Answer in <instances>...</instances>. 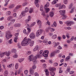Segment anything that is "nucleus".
Masks as SVG:
<instances>
[{"instance_id": "obj_14", "label": "nucleus", "mask_w": 76, "mask_h": 76, "mask_svg": "<svg viewBox=\"0 0 76 76\" xmlns=\"http://www.w3.org/2000/svg\"><path fill=\"white\" fill-rule=\"evenodd\" d=\"M65 12L66 10H61L59 11V13H61V15H63L64 13H65Z\"/></svg>"}, {"instance_id": "obj_52", "label": "nucleus", "mask_w": 76, "mask_h": 76, "mask_svg": "<svg viewBox=\"0 0 76 76\" xmlns=\"http://www.w3.org/2000/svg\"><path fill=\"white\" fill-rule=\"evenodd\" d=\"M66 25L67 26H71V24H70V23L69 22H68L66 23Z\"/></svg>"}, {"instance_id": "obj_32", "label": "nucleus", "mask_w": 76, "mask_h": 76, "mask_svg": "<svg viewBox=\"0 0 76 76\" xmlns=\"http://www.w3.org/2000/svg\"><path fill=\"white\" fill-rule=\"evenodd\" d=\"M52 39H56L57 38V35L55 34L53 35L52 37Z\"/></svg>"}, {"instance_id": "obj_54", "label": "nucleus", "mask_w": 76, "mask_h": 76, "mask_svg": "<svg viewBox=\"0 0 76 76\" xmlns=\"http://www.w3.org/2000/svg\"><path fill=\"white\" fill-rule=\"evenodd\" d=\"M27 30L28 31V33H30V32H31V28H27Z\"/></svg>"}, {"instance_id": "obj_15", "label": "nucleus", "mask_w": 76, "mask_h": 76, "mask_svg": "<svg viewBox=\"0 0 76 76\" xmlns=\"http://www.w3.org/2000/svg\"><path fill=\"white\" fill-rule=\"evenodd\" d=\"M45 72L46 73V76H49V72L48 71V69H45Z\"/></svg>"}, {"instance_id": "obj_38", "label": "nucleus", "mask_w": 76, "mask_h": 76, "mask_svg": "<svg viewBox=\"0 0 76 76\" xmlns=\"http://www.w3.org/2000/svg\"><path fill=\"white\" fill-rule=\"evenodd\" d=\"M11 52L12 53H16V49H13L12 50Z\"/></svg>"}, {"instance_id": "obj_25", "label": "nucleus", "mask_w": 76, "mask_h": 76, "mask_svg": "<svg viewBox=\"0 0 76 76\" xmlns=\"http://www.w3.org/2000/svg\"><path fill=\"white\" fill-rule=\"evenodd\" d=\"M15 7V5L14 4H12L10 5L9 7V9H12Z\"/></svg>"}, {"instance_id": "obj_2", "label": "nucleus", "mask_w": 76, "mask_h": 76, "mask_svg": "<svg viewBox=\"0 0 76 76\" xmlns=\"http://www.w3.org/2000/svg\"><path fill=\"white\" fill-rule=\"evenodd\" d=\"M42 32H43V31L41 29L38 30L36 33V37H39V35L42 33Z\"/></svg>"}, {"instance_id": "obj_16", "label": "nucleus", "mask_w": 76, "mask_h": 76, "mask_svg": "<svg viewBox=\"0 0 76 76\" xmlns=\"http://www.w3.org/2000/svg\"><path fill=\"white\" fill-rule=\"evenodd\" d=\"M4 53L7 56H10V51H8V52H4Z\"/></svg>"}, {"instance_id": "obj_29", "label": "nucleus", "mask_w": 76, "mask_h": 76, "mask_svg": "<svg viewBox=\"0 0 76 76\" xmlns=\"http://www.w3.org/2000/svg\"><path fill=\"white\" fill-rule=\"evenodd\" d=\"M21 6L20 5H18L16 6L15 9H20L21 7Z\"/></svg>"}, {"instance_id": "obj_7", "label": "nucleus", "mask_w": 76, "mask_h": 76, "mask_svg": "<svg viewBox=\"0 0 76 76\" xmlns=\"http://www.w3.org/2000/svg\"><path fill=\"white\" fill-rule=\"evenodd\" d=\"M34 58V56L32 55H30L28 57V60L29 61H31L32 59Z\"/></svg>"}, {"instance_id": "obj_40", "label": "nucleus", "mask_w": 76, "mask_h": 76, "mask_svg": "<svg viewBox=\"0 0 76 76\" xmlns=\"http://www.w3.org/2000/svg\"><path fill=\"white\" fill-rule=\"evenodd\" d=\"M40 11H41L42 12L43 11V6H42L41 5L40 6Z\"/></svg>"}, {"instance_id": "obj_34", "label": "nucleus", "mask_w": 76, "mask_h": 76, "mask_svg": "<svg viewBox=\"0 0 76 76\" xmlns=\"http://www.w3.org/2000/svg\"><path fill=\"white\" fill-rule=\"evenodd\" d=\"M31 53V51H28L26 52V54L27 56H28V55H29V54H30Z\"/></svg>"}, {"instance_id": "obj_36", "label": "nucleus", "mask_w": 76, "mask_h": 76, "mask_svg": "<svg viewBox=\"0 0 76 76\" xmlns=\"http://www.w3.org/2000/svg\"><path fill=\"white\" fill-rule=\"evenodd\" d=\"M50 27H47L45 30V31L46 32H48L49 31V30L50 29Z\"/></svg>"}, {"instance_id": "obj_5", "label": "nucleus", "mask_w": 76, "mask_h": 76, "mask_svg": "<svg viewBox=\"0 0 76 76\" xmlns=\"http://www.w3.org/2000/svg\"><path fill=\"white\" fill-rule=\"evenodd\" d=\"M48 51L45 50L44 52H43V56L45 57H47L48 56Z\"/></svg>"}, {"instance_id": "obj_10", "label": "nucleus", "mask_w": 76, "mask_h": 76, "mask_svg": "<svg viewBox=\"0 0 76 76\" xmlns=\"http://www.w3.org/2000/svg\"><path fill=\"white\" fill-rule=\"evenodd\" d=\"M12 19H13V17H12V16H11L8 17L7 18V19L8 21H10V20H12Z\"/></svg>"}, {"instance_id": "obj_8", "label": "nucleus", "mask_w": 76, "mask_h": 76, "mask_svg": "<svg viewBox=\"0 0 76 76\" xmlns=\"http://www.w3.org/2000/svg\"><path fill=\"white\" fill-rule=\"evenodd\" d=\"M29 72L31 75H33L34 73V71L32 68H30L29 71Z\"/></svg>"}, {"instance_id": "obj_26", "label": "nucleus", "mask_w": 76, "mask_h": 76, "mask_svg": "<svg viewBox=\"0 0 76 76\" xmlns=\"http://www.w3.org/2000/svg\"><path fill=\"white\" fill-rule=\"evenodd\" d=\"M18 67H19V64H18V63H16V64L15 65V69L17 70V69H18Z\"/></svg>"}, {"instance_id": "obj_11", "label": "nucleus", "mask_w": 76, "mask_h": 76, "mask_svg": "<svg viewBox=\"0 0 76 76\" xmlns=\"http://www.w3.org/2000/svg\"><path fill=\"white\" fill-rule=\"evenodd\" d=\"M9 74V72H8V71H7V70H6L4 71V76H7L8 75V74Z\"/></svg>"}, {"instance_id": "obj_30", "label": "nucleus", "mask_w": 76, "mask_h": 76, "mask_svg": "<svg viewBox=\"0 0 76 76\" xmlns=\"http://www.w3.org/2000/svg\"><path fill=\"white\" fill-rule=\"evenodd\" d=\"M11 13V12L10 11H8L6 13V16H9V15H10V14Z\"/></svg>"}, {"instance_id": "obj_59", "label": "nucleus", "mask_w": 76, "mask_h": 76, "mask_svg": "<svg viewBox=\"0 0 76 76\" xmlns=\"http://www.w3.org/2000/svg\"><path fill=\"white\" fill-rule=\"evenodd\" d=\"M53 25H54V26H55V27H56V26H57V23H56V21H54L53 22Z\"/></svg>"}, {"instance_id": "obj_28", "label": "nucleus", "mask_w": 76, "mask_h": 76, "mask_svg": "<svg viewBox=\"0 0 76 76\" xmlns=\"http://www.w3.org/2000/svg\"><path fill=\"white\" fill-rule=\"evenodd\" d=\"M37 56H34V58H33V62H35L36 61V60H37Z\"/></svg>"}, {"instance_id": "obj_6", "label": "nucleus", "mask_w": 76, "mask_h": 76, "mask_svg": "<svg viewBox=\"0 0 76 76\" xmlns=\"http://www.w3.org/2000/svg\"><path fill=\"white\" fill-rule=\"evenodd\" d=\"M29 37L31 39H34L35 38V34L34 33H32L30 34Z\"/></svg>"}, {"instance_id": "obj_47", "label": "nucleus", "mask_w": 76, "mask_h": 76, "mask_svg": "<svg viewBox=\"0 0 76 76\" xmlns=\"http://www.w3.org/2000/svg\"><path fill=\"white\" fill-rule=\"evenodd\" d=\"M43 69H46V67H47V66L46 65V64H44L43 65Z\"/></svg>"}, {"instance_id": "obj_31", "label": "nucleus", "mask_w": 76, "mask_h": 76, "mask_svg": "<svg viewBox=\"0 0 76 76\" xmlns=\"http://www.w3.org/2000/svg\"><path fill=\"white\" fill-rule=\"evenodd\" d=\"M18 39V37H15L14 38V42H18V41L17 40Z\"/></svg>"}, {"instance_id": "obj_46", "label": "nucleus", "mask_w": 76, "mask_h": 76, "mask_svg": "<svg viewBox=\"0 0 76 76\" xmlns=\"http://www.w3.org/2000/svg\"><path fill=\"white\" fill-rule=\"evenodd\" d=\"M35 22H34L32 23L30 25V27H32L33 26H34L35 25Z\"/></svg>"}, {"instance_id": "obj_21", "label": "nucleus", "mask_w": 76, "mask_h": 76, "mask_svg": "<svg viewBox=\"0 0 76 76\" xmlns=\"http://www.w3.org/2000/svg\"><path fill=\"white\" fill-rule=\"evenodd\" d=\"M50 73L51 75L52 76H54L55 75V73H54V72L53 71H50Z\"/></svg>"}, {"instance_id": "obj_27", "label": "nucleus", "mask_w": 76, "mask_h": 76, "mask_svg": "<svg viewBox=\"0 0 76 76\" xmlns=\"http://www.w3.org/2000/svg\"><path fill=\"white\" fill-rule=\"evenodd\" d=\"M38 49V46H36L35 48L33 49L34 51H36Z\"/></svg>"}, {"instance_id": "obj_43", "label": "nucleus", "mask_w": 76, "mask_h": 76, "mask_svg": "<svg viewBox=\"0 0 76 76\" xmlns=\"http://www.w3.org/2000/svg\"><path fill=\"white\" fill-rule=\"evenodd\" d=\"M72 6H73V4H70L69 6V9H70L72 7Z\"/></svg>"}, {"instance_id": "obj_53", "label": "nucleus", "mask_w": 76, "mask_h": 76, "mask_svg": "<svg viewBox=\"0 0 76 76\" xmlns=\"http://www.w3.org/2000/svg\"><path fill=\"white\" fill-rule=\"evenodd\" d=\"M38 1H39V0H35L34 4H38Z\"/></svg>"}, {"instance_id": "obj_20", "label": "nucleus", "mask_w": 76, "mask_h": 76, "mask_svg": "<svg viewBox=\"0 0 76 76\" xmlns=\"http://www.w3.org/2000/svg\"><path fill=\"white\" fill-rule=\"evenodd\" d=\"M34 41H33L30 43L29 45H30V47H32V46L34 45Z\"/></svg>"}, {"instance_id": "obj_41", "label": "nucleus", "mask_w": 76, "mask_h": 76, "mask_svg": "<svg viewBox=\"0 0 76 76\" xmlns=\"http://www.w3.org/2000/svg\"><path fill=\"white\" fill-rule=\"evenodd\" d=\"M12 65H13L12 64H10V65H7V67L8 68H10V67H11L12 66Z\"/></svg>"}, {"instance_id": "obj_63", "label": "nucleus", "mask_w": 76, "mask_h": 76, "mask_svg": "<svg viewBox=\"0 0 76 76\" xmlns=\"http://www.w3.org/2000/svg\"><path fill=\"white\" fill-rule=\"evenodd\" d=\"M18 35H19V33H16L15 34V37H18Z\"/></svg>"}, {"instance_id": "obj_3", "label": "nucleus", "mask_w": 76, "mask_h": 76, "mask_svg": "<svg viewBox=\"0 0 76 76\" xmlns=\"http://www.w3.org/2000/svg\"><path fill=\"white\" fill-rule=\"evenodd\" d=\"M29 11V9L28 7H26L25 9V11H24L22 12L21 14L20 15V16H23V15L25 14V13H27Z\"/></svg>"}, {"instance_id": "obj_22", "label": "nucleus", "mask_w": 76, "mask_h": 76, "mask_svg": "<svg viewBox=\"0 0 76 76\" xmlns=\"http://www.w3.org/2000/svg\"><path fill=\"white\" fill-rule=\"evenodd\" d=\"M61 17H62V19H65L67 18V16L63 14L61 15Z\"/></svg>"}, {"instance_id": "obj_50", "label": "nucleus", "mask_w": 76, "mask_h": 76, "mask_svg": "<svg viewBox=\"0 0 76 76\" xmlns=\"http://www.w3.org/2000/svg\"><path fill=\"white\" fill-rule=\"evenodd\" d=\"M67 69H66L67 72H70V67L69 66H67Z\"/></svg>"}, {"instance_id": "obj_9", "label": "nucleus", "mask_w": 76, "mask_h": 76, "mask_svg": "<svg viewBox=\"0 0 76 76\" xmlns=\"http://www.w3.org/2000/svg\"><path fill=\"white\" fill-rule=\"evenodd\" d=\"M49 70L50 71H56V69L55 67H50L49 68Z\"/></svg>"}, {"instance_id": "obj_4", "label": "nucleus", "mask_w": 76, "mask_h": 76, "mask_svg": "<svg viewBox=\"0 0 76 76\" xmlns=\"http://www.w3.org/2000/svg\"><path fill=\"white\" fill-rule=\"evenodd\" d=\"M13 36L12 34L10 35L8 33H7L6 35V39L7 40H9V39H10V38H12V37Z\"/></svg>"}, {"instance_id": "obj_17", "label": "nucleus", "mask_w": 76, "mask_h": 76, "mask_svg": "<svg viewBox=\"0 0 76 76\" xmlns=\"http://www.w3.org/2000/svg\"><path fill=\"white\" fill-rule=\"evenodd\" d=\"M23 60H24V58H20L18 60V61L19 63H22Z\"/></svg>"}, {"instance_id": "obj_24", "label": "nucleus", "mask_w": 76, "mask_h": 76, "mask_svg": "<svg viewBox=\"0 0 76 76\" xmlns=\"http://www.w3.org/2000/svg\"><path fill=\"white\" fill-rule=\"evenodd\" d=\"M42 55L41 54L37 55L36 56L38 58H41V57H42Z\"/></svg>"}, {"instance_id": "obj_61", "label": "nucleus", "mask_w": 76, "mask_h": 76, "mask_svg": "<svg viewBox=\"0 0 76 76\" xmlns=\"http://www.w3.org/2000/svg\"><path fill=\"white\" fill-rule=\"evenodd\" d=\"M26 4H27V3L25 2L23 4L22 6H26Z\"/></svg>"}, {"instance_id": "obj_13", "label": "nucleus", "mask_w": 76, "mask_h": 76, "mask_svg": "<svg viewBox=\"0 0 76 76\" xmlns=\"http://www.w3.org/2000/svg\"><path fill=\"white\" fill-rule=\"evenodd\" d=\"M63 8L64 9H65V8H66V6L64 4L62 5L61 6L59 7V9H62Z\"/></svg>"}, {"instance_id": "obj_64", "label": "nucleus", "mask_w": 76, "mask_h": 76, "mask_svg": "<svg viewBox=\"0 0 76 76\" xmlns=\"http://www.w3.org/2000/svg\"><path fill=\"white\" fill-rule=\"evenodd\" d=\"M34 75L35 76H39V74L37 72H36L34 73Z\"/></svg>"}, {"instance_id": "obj_12", "label": "nucleus", "mask_w": 76, "mask_h": 76, "mask_svg": "<svg viewBox=\"0 0 76 76\" xmlns=\"http://www.w3.org/2000/svg\"><path fill=\"white\" fill-rule=\"evenodd\" d=\"M37 23L38 25L39 26H41V21L40 20H38L37 22Z\"/></svg>"}, {"instance_id": "obj_23", "label": "nucleus", "mask_w": 76, "mask_h": 76, "mask_svg": "<svg viewBox=\"0 0 76 76\" xmlns=\"http://www.w3.org/2000/svg\"><path fill=\"white\" fill-rule=\"evenodd\" d=\"M4 55H5L4 52L2 53H0V56L1 58L3 57L4 56Z\"/></svg>"}, {"instance_id": "obj_42", "label": "nucleus", "mask_w": 76, "mask_h": 76, "mask_svg": "<svg viewBox=\"0 0 76 76\" xmlns=\"http://www.w3.org/2000/svg\"><path fill=\"white\" fill-rule=\"evenodd\" d=\"M12 39H11L10 40L8 41V43H9L10 44H12Z\"/></svg>"}, {"instance_id": "obj_35", "label": "nucleus", "mask_w": 76, "mask_h": 76, "mask_svg": "<svg viewBox=\"0 0 76 76\" xmlns=\"http://www.w3.org/2000/svg\"><path fill=\"white\" fill-rule=\"evenodd\" d=\"M33 12V9L31 8H30L29 10V13H32Z\"/></svg>"}, {"instance_id": "obj_37", "label": "nucleus", "mask_w": 76, "mask_h": 76, "mask_svg": "<svg viewBox=\"0 0 76 76\" xmlns=\"http://www.w3.org/2000/svg\"><path fill=\"white\" fill-rule=\"evenodd\" d=\"M20 26V24H15L14 25V26H15V27H19Z\"/></svg>"}, {"instance_id": "obj_55", "label": "nucleus", "mask_w": 76, "mask_h": 76, "mask_svg": "<svg viewBox=\"0 0 76 76\" xmlns=\"http://www.w3.org/2000/svg\"><path fill=\"white\" fill-rule=\"evenodd\" d=\"M60 6H61V4H57L55 6L56 7H61Z\"/></svg>"}, {"instance_id": "obj_56", "label": "nucleus", "mask_w": 76, "mask_h": 76, "mask_svg": "<svg viewBox=\"0 0 76 76\" xmlns=\"http://www.w3.org/2000/svg\"><path fill=\"white\" fill-rule=\"evenodd\" d=\"M64 2L65 4H67V0H64Z\"/></svg>"}, {"instance_id": "obj_44", "label": "nucleus", "mask_w": 76, "mask_h": 76, "mask_svg": "<svg viewBox=\"0 0 76 76\" xmlns=\"http://www.w3.org/2000/svg\"><path fill=\"white\" fill-rule=\"evenodd\" d=\"M49 29H50V31L52 32H54V29L53 28H51L50 27V28H49Z\"/></svg>"}, {"instance_id": "obj_1", "label": "nucleus", "mask_w": 76, "mask_h": 76, "mask_svg": "<svg viewBox=\"0 0 76 76\" xmlns=\"http://www.w3.org/2000/svg\"><path fill=\"white\" fill-rule=\"evenodd\" d=\"M32 41V40L30 39H28L26 38V37H25L22 41L21 43V45L22 46L24 47L25 46H26L29 44V43L31 41Z\"/></svg>"}, {"instance_id": "obj_45", "label": "nucleus", "mask_w": 76, "mask_h": 76, "mask_svg": "<svg viewBox=\"0 0 76 76\" xmlns=\"http://www.w3.org/2000/svg\"><path fill=\"white\" fill-rule=\"evenodd\" d=\"M45 24L50 26V22H49V21H48L45 23Z\"/></svg>"}, {"instance_id": "obj_62", "label": "nucleus", "mask_w": 76, "mask_h": 76, "mask_svg": "<svg viewBox=\"0 0 76 76\" xmlns=\"http://www.w3.org/2000/svg\"><path fill=\"white\" fill-rule=\"evenodd\" d=\"M74 10H75V8H72L71 11L70 12V13H72V12H73Z\"/></svg>"}, {"instance_id": "obj_48", "label": "nucleus", "mask_w": 76, "mask_h": 76, "mask_svg": "<svg viewBox=\"0 0 76 76\" xmlns=\"http://www.w3.org/2000/svg\"><path fill=\"white\" fill-rule=\"evenodd\" d=\"M42 15L44 17L45 16V12L43 11L42 13Z\"/></svg>"}, {"instance_id": "obj_18", "label": "nucleus", "mask_w": 76, "mask_h": 76, "mask_svg": "<svg viewBox=\"0 0 76 76\" xmlns=\"http://www.w3.org/2000/svg\"><path fill=\"white\" fill-rule=\"evenodd\" d=\"M45 10L46 13H48L50 11V8H45Z\"/></svg>"}, {"instance_id": "obj_58", "label": "nucleus", "mask_w": 76, "mask_h": 76, "mask_svg": "<svg viewBox=\"0 0 76 76\" xmlns=\"http://www.w3.org/2000/svg\"><path fill=\"white\" fill-rule=\"evenodd\" d=\"M36 66H35V65H33L32 66V69H36Z\"/></svg>"}, {"instance_id": "obj_57", "label": "nucleus", "mask_w": 76, "mask_h": 76, "mask_svg": "<svg viewBox=\"0 0 76 76\" xmlns=\"http://www.w3.org/2000/svg\"><path fill=\"white\" fill-rule=\"evenodd\" d=\"M55 55V53H51L50 55V57H53V56H54V55Z\"/></svg>"}, {"instance_id": "obj_51", "label": "nucleus", "mask_w": 76, "mask_h": 76, "mask_svg": "<svg viewBox=\"0 0 76 76\" xmlns=\"http://www.w3.org/2000/svg\"><path fill=\"white\" fill-rule=\"evenodd\" d=\"M15 21V19H12L10 23H13Z\"/></svg>"}, {"instance_id": "obj_49", "label": "nucleus", "mask_w": 76, "mask_h": 76, "mask_svg": "<svg viewBox=\"0 0 76 76\" xmlns=\"http://www.w3.org/2000/svg\"><path fill=\"white\" fill-rule=\"evenodd\" d=\"M45 6L46 7H49V3H47Z\"/></svg>"}, {"instance_id": "obj_33", "label": "nucleus", "mask_w": 76, "mask_h": 76, "mask_svg": "<svg viewBox=\"0 0 76 76\" xmlns=\"http://www.w3.org/2000/svg\"><path fill=\"white\" fill-rule=\"evenodd\" d=\"M56 1H58V0H56L52 2V4H56V3H57Z\"/></svg>"}, {"instance_id": "obj_60", "label": "nucleus", "mask_w": 76, "mask_h": 76, "mask_svg": "<svg viewBox=\"0 0 76 76\" xmlns=\"http://www.w3.org/2000/svg\"><path fill=\"white\" fill-rule=\"evenodd\" d=\"M58 66V64L57 63H55L53 64V66L55 67H56V66Z\"/></svg>"}, {"instance_id": "obj_39", "label": "nucleus", "mask_w": 76, "mask_h": 76, "mask_svg": "<svg viewBox=\"0 0 76 76\" xmlns=\"http://www.w3.org/2000/svg\"><path fill=\"white\" fill-rule=\"evenodd\" d=\"M13 57L14 58H18V55L15 54L13 56Z\"/></svg>"}, {"instance_id": "obj_19", "label": "nucleus", "mask_w": 76, "mask_h": 76, "mask_svg": "<svg viewBox=\"0 0 76 76\" xmlns=\"http://www.w3.org/2000/svg\"><path fill=\"white\" fill-rule=\"evenodd\" d=\"M54 12H50V16L51 18H53V17L54 16Z\"/></svg>"}]
</instances>
